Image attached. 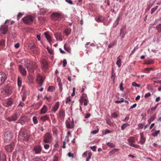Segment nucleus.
Segmentation results:
<instances>
[{"mask_svg": "<svg viewBox=\"0 0 161 161\" xmlns=\"http://www.w3.org/2000/svg\"><path fill=\"white\" fill-rule=\"evenodd\" d=\"M111 116L113 117L114 118H116L118 117V115L116 113H113L112 114Z\"/></svg>", "mask_w": 161, "mask_h": 161, "instance_id": "60", "label": "nucleus"}, {"mask_svg": "<svg viewBox=\"0 0 161 161\" xmlns=\"http://www.w3.org/2000/svg\"><path fill=\"white\" fill-rule=\"evenodd\" d=\"M97 147L94 146L92 147H90V148L93 151H96V148Z\"/></svg>", "mask_w": 161, "mask_h": 161, "instance_id": "58", "label": "nucleus"}, {"mask_svg": "<svg viewBox=\"0 0 161 161\" xmlns=\"http://www.w3.org/2000/svg\"><path fill=\"white\" fill-rule=\"evenodd\" d=\"M71 32V29L70 28H67L65 29L64 31V33L65 34V35L68 36Z\"/></svg>", "mask_w": 161, "mask_h": 161, "instance_id": "28", "label": "nucleus"}, {"mask_svg": "<svg viewBox=\"0 0 161 161\" xmlns=\"http://www.w3.org/2000/svg\"><path fill=\"white\" fill-rule=\"evenodd\" d=\"M19 117V115L16 113L14 114L10 117H8L6 119L9 122L16 120Z\"/></svg>", "mask_w": 161, "mask_h": 161, "instance_id": "10", "label": "nucleus"}, {"mask_svg": "<svg viewBox=\"0 0 161 161\" xmlns=\"http://www.w3.org/2000/svg\"><path fill=\"white\" fill-rule=\"evenodd\" d=\"M107 145L109 147L113 148L115 147V145L113 143L108 142L107 143Z\"/></svg>", "mask_w": 161, "mask_h": 161, "instance_id": "40", "label": "nucleus"}, {"mask_svg": "<svg viewBox=\"0 0 161 161\" xmlns=\"http://www.w3.org/2000/svg\"><path fill=\"white\" fill-rule=\"evenodd\" d=\"M14 103V99L11 98H9L6 101V106L8 107L11 106Z\"/></svg>", "mask_w": 161, "mask_h": 161, "instance_id": "16", "label": "nucleus"}, {"mask_svg": "<svg viewBox=\"0 0 161 161\" xmlns=\"http://www.w3.org/2000/svg\"><path fill=\"white\" fill-rule=\"evenodd\" d=\"M117 60L116 63V64L119 67H120L121 64V61L119 57L117 58Z\"/></svg>", "mask_w": 161, "mask_h": 161, "instance_id": "35", "label": "nucleus"}, {"mask_svg": "<svg viewBox=\"0 0 161 161\" xmlns=\"http://www.w3.org/2000/svg\"><path fill=\"white\" fill-rule=\"evenodd\" d=\"M88 102V100L86 99H84V106L87 105V103Z\"/></svg>", "mask_w": 161, "mask_h": 161, "instance_id": "57", "label": "nucleus"}, {"mask_svg": "<svg viewBox=\"0 0 161 161\" xmlns=\"http://www.w3.org/2000/svg\"><path fill=\"white\" fill-rule=\"evenodd\" d=\"M48 11V10L47 9H41L40 10V14L43 15L44 14Z\"/></svg>", "mask_w": 161, "mask_h": 161, "instance_id": "36", "label": "nucleus"}, {"mask_svg": "<svg viewBox=\"0 0 161 161\" xmlns=\"http://www.w3.org/2000/svg\"><path fill=\"white\" fill-rule=\"evenodd\" d=\"M40 119L43 122L47 120L48 121L50 122V120L49 117L47 114L41 117L40 118Z\"/></svg>", "mask_w": 161, "mask_h": 161, "instance_id": "19", "label": "nucleus"}, {"mask_svg": "<svg viewBox=\"0 0 161 161\" xmlns=\"http://www.w3.org/2000/svg\"><path fill=\"white\" fill-rule=\"evenodd\" d=\"M45 35L47 41L50 42L51 41V37L47 32L45 33Z\"/></svg>", "mask_w": 161, "mask_h": 161, "instance_id": "30", "label": "nucleus"}, {"mask_svg": "<svg viewBox=\"0 0 161 161\" xmlns=\"http://www.w3.org/2000/svg\"><path fill=\"white\" fill-rule=\"evenodd\" d=\"M106 122L107 124L109 125H111L112 124L110 119L108 118L106 119Z\"/></svg>", "mask_w": 161, "mask_h": 161, "instance_id": "52", "label": "nucleus"}, {"mask_svg": "<svg viewBox=\"0 0 161 161\" xmlns=\"http://www.w3.org/2000/svg\"><path fill=\"white\" fill-rule=\"evenodd\" d=\"M151 95V94L150 92H148L146 94L144 95V97L145 98L148 97H150Z\"/></svg>", "mask_w": 161, "mask_h": 161, "instance_id": "61", "label": "nucleus"}, {"mask_svg": "<svg viewBox=\"0 0 161 161\" xmlns=\"http://www.w3.org/2000/svg\"><path fill=\"white\" fill-rule=\"evenodd\" d=\"M0 30L2 34H6L8 30V26L5 25H1L0 27Z\"/></svg>", "mask_w": 161, "mask_h": 161, "instance_id": "13", "label": "nucleus"}, {"mask_svg": "<svg viewBox=\"0 0 161 161\" xmlns=\"http://www.w3.org/2000/svg\"><path fill=\"white\" fill-rule=\"evenodd\" d=\"M65 124L66 128L68 129H72L74 126V122L73 119L72 122L70 120H66Z\"/></svg>", "mask_w": 161, "mask_h": 161, "instance_id": "11", "label": "nucleus"}, {"mask_svg": "<svg viewBox=\"0 0 161 161\" xmlns=\"http://www.w3.org/2000/svg\"><path fill=\"white\" fill-rule=\"evenodd\" d=\"M37 67V65L36 64L35 62H33V64L31 70H32V71L33 72L34 70L36 69Z\"/></svg>", "mask_w": 161, "mask_h": 161, "instance_id": "37", "label": "nucleus"}, {"mask_svg": "<svg viewBox=\"0 0 161 161\" xmlns=\"http://www.w3.org/2000/svg\"><path fill=\"white\" fill-rule=\"evenodd\" d=\"M156 117V114L152 115L150 118L148 120V123L150 124L152 121H153L155 119Z\"/></svg>", "mask_w": 161, "mask_h": 161, "instance_id": "31", "label": "nucleus"}, {"mask_svg": "<svg viewBox=\"0 0 161 161\" xmlns=\"http://www.w3.org/2000/svg\"><path fill=\"white\" fill-rule=\"evenodd\" d=\"M36 78L37 83L41 86H42L43 82V77L39 74H37Z\"/></svg>", "mask_w": 161, "mask_h": 161, "instance_id": "14", "label": "nucleus"}, {"mask_svg": "<svg viewBox=\"0 0 161 161\" xmlns=\"http://www.w3.org/2000/svg\"><path fill=\"white\" fill-rule=\"evenodd\" d=\"M47 111V108L45 105H44L41 109L40 114H43L46 113Z\"/></svg>", "mask_w": 161, "mask_h": 161, "instance_id": "22", "label": "nucleus"}, {"mask_svg": "<svg viewBox=\"0 0 161 161\" xmlns=\"http://www.w3.org/2000/svg\"><path fill=\"white\" fill-rule=\"evenodd\" d=\"M14 143L12 142L10 144L6 146L5 148L8 152H11L14 150Z\"/></svg>", "mask_w": 161, "mask_h": 161, "instance_id": "8", "label": "nucleus"}, {"mask_svg": "<svg viewBox=\"0 0 161 161\" xmlns=\"http://www.w3.org/2000/svg\"><path fill=\"white\" fill-rule=\"evenodd\" d=\"M47 49L49 52V53L50 54H52L53 53V51L51 49L49 48L48 47H47Z\"/></svg>", "mask_w": 161, "mask_h": 161, "instance_id": "50", "label": "nucleus"}, {"mask_svg": "<svg viewBox=\"0 0 161 161\" xmlns=\"http://www.w3.org/2000/svg\"><path fill=\"white\" fill-rule=\"evenodd\" d=\"M31 161H43V160L40 158H36L33 159Z\"/></svg>", "mask_w": 161, "mask_h": 161, "instance_id": "51", "label": "nucleus"}, {"mask_svg": "<svg viewBox=\"0 0 161 161\" xmlns=\"http://www.w3.org/2000/svg\"><path fill=\"white\" fill-rule=\"evenodd\" d=\"M5 44V41L3 40L0 41V46H3Z\"/></svg>", "mask_w": 161, "mask_h": 161, "instance_id": "54", "label": "nucleus"}, {"mask_svg": "<svg viewBox=\"0 0 161 161\" xmlns=\"http://www.w3.org/2000/svg\"><path fill=\"white\" fill-rule=\"evenodd\" d=\"M44 147L45 149H47L49 147V145L48 144H45L44 145Z\"/></svg>", "mask_w": 161, "mask_h": 161, "instance_id": "62", "label": "nucleus"}, {"mask_svg": "<svg viewBox=\"0 0 161 161\" xmlns=\"http://www.w3.org/2000/svg\"><path fill=\"white\" fill-rule=\"evenodd\" d=\"M13 136V133L11 131H8L5 132L3 136L4 142L6 143L9 142L12 139Z\"/></svg>", "mask_w": 161, "mask_h": 161, "instance_id": "3", "label": "nucleus"}, {"mask_svg": "<svg viewBox=\"0 0 161 161\" xmlns=\"http://www.w3.org/2000/svg\"><path fill=\"white\" fill-rule=\"evenodd\" d=\"M42 67L43 70L46 71L48 68V65L46 59H43L41 61Z\"/></svg>", "mask_w": 161, "mask_h": 161, "instance_id": "9", "label": "nucleus"}, {"mask_svg": "<svg viewBox=\"0 0 161 161\" xmlns=\"http://www.w3.org/2000/svg\"><path fill=\"white\" fill-rule=\"evenodd\" d=\"M118 149H112L108 153L110 156H111L115 152L117 151Z\"/></svg>", "mask_w": 161, "mask_h": 161, "instance_id": "32", "label": "nucleus"}, {"mask_svg": "<svg viewBox=\"0 0 161 161\" xmlns=\"http://www.w3.org/2000/svg\"><path fill=\"white\" fill-rule=\"evenodd\" d=\"M63 17V15L61 13L58 12H53L51 16L52 19L54 20H58Z\"/></svg>", "mask_w": 161, "mask_h": 161, "instance_id": "6", "label": "nucleus"}, {"mask_svg": "<svg viewBox=\"0 0 161 161\" xmlns=\"http://www.w3.org/2000/svg\"><path fill=\"white\" fill-rule=\"evenodd\" d=\"M0 161H7L6 155L4 154H0Z\"/></svg>", "mask_w": 161, "mask_h": 161, "instance_id": "26", "label": "nucleus"}, {"mask_svg": "<svg viewBox=\"0 0 161 161\" xmlns=\"http://www.w3.org/2000/svg\"><path fill=\"white\" fill-rule=\"evenodd\" d=\"M129 125H130L127 123L124 124L121 126V129L122 130H123L125 128L129 126Z\"/></svg>", "mask_w": 161, "mask_h": 161, "instance_id": "38", "label": "nucleus"}, {"mask_svg": "<svg viewBox=\"0 0 161 161\" xmlns=\"http://www.w3.org/2000/svg\"><path fill=\"white\" fill-rule=\"evenodd\" d=\"M132 85L133 86H135V87H139L140 86V85L139 84H138L136 83L135 82H133L132 83Z\"/></svg>", "mask_w": 161, "mask_h": 161, "instance_id": "53", "label": "nucleus"}, {"mask_svg": "<svg viewBox=\"0 0 161 161\" xmlns=\"http://www.w3.org/2000/svg\"><path fill=\"white\" fill-rule=\"evenodd\" d=\"M154 62V61L152 59H150L148 60L146 64H153Z\"/></svg>", "mask_w": 161, "mask_h": 161, "instance_id": "45", "label": "nucleus"}, {"mask_svg": "<svg viewBox=\"0 0 161 161\" xmlns=\"http://www.w3.org/2000/svg\"><path fill=\"white\" fill-rule=\"evenodd\" d=\"M116 42L115 41H114L110 43V44L108 45V48H111L112 47L114 44L116 43Z\"/></svg>", "mask_w": 161, "mask_h": 161, "instance_id": "41", "label": "nucleus"}, {"mask_svg": "<svg viewBox=\"0 0 161 161\" xmlns=\"http://www.w3.org/2000/svg\"><path fill=\"white\" fill-rule=\"evenodd\" d=\"M59 115L61 119H63L65 115L64 111L62 109L60 110L59 111Z\"/></svg>", "mask_w": 161, "mask_h": 161, "instance_id": "20", "label": "nucleus"}, {"mask_svg": "<svg viewBox=\"0 0 161 161\" xmlns=\"http://www.w3.org/2000/svg\"><path fill=\"white\" fill-rule=\"evenodd\" d=\"M92 154L90 152L88 153V156L86 159V161H89L90 159L91 158L92 156Z\"/></svg>", "mask_w": 161, "mask_h": 161, "instance_id": "46", "label": "nucleus"}, {"mask_svg": "<svg viewBox=\"0 0 161 161\" xmlns=\"http://www.w3.org/2000/svg\"><path fill=\"white\" fill-rule=\"evenodd\" d=\"M7 78L6 74L4 72H0V85L3 84Z\"/></svg>", "mask_w": 161, "mask_h": 161, "instance_id": "7", "label": "nucleus"}, {"mask_svg": "<svg viewBox=\"0 0 161 161\" xmlns=\"http://www.w3.org/2000/svg\"><path fill=\"white\" fill-rule=\"evenodd\" d=\"M150 70H149V68H146L145 69L144 72L145 73H149L150 72Z\"/></svg>", "mask_w": 161, "mask_h": 161, "instance_id": "63", "label": "nucleus"}, {"mask_svg": "<svg viewBox=\"0 0 161 161\" xmlns=\"http://www.w3.org/2000/svg\"><path fill=\"white\" fill-rule=\"evenodd\" d=\"M115 77L116 76L115 73H112L111 74V77L112 78H113V81H114L115 80Z\"/></svg>", "mask_w": 161, "mask_h": 161, "instance_id": "55", "label": "nucleus"}, {"mask_svg": "<svg viewBox=\"0 0 161 161\" xmlns=\"http://www.w3.org/2000/svg\"><path fill=\"white\" fill-rule=\"evenodd\" d=\"M59 106V103L58 102H57L52 107V110L53 111L54 113H55V112L58 109Z\"/></svg>", "mask_w": 161, "mask_h": 161, "instance_id": "24", "label": "nucleus"}, {"mask_svg": "<svg viewBox=\"0 0 161 161\" xmlns=\"http://www.w3.org/2000/svg\"><path fill=\"white\" fill-rule=\"evenodd\" d=\"M158 103H157L154 107H152L150 109H149L147 112V113L151 114L152 112L155 111L158 107Z\"/></svg>", "mask_w": 161, "mask_h": 161, "instance_id": "27", "label": "nucleus"}, {"mask_svg": "<svg viewBox=\"0 0 161 161\" xmlns=\"http://www.w3.org/2000/svg\"><path fill=\"white\" fill-rule=\"evenodd\" d=\"M125 35V30L124 29H121L120 33V36L122 38H124Z\"/></svg>", "mask_w": 161, "mask_h": 161, "instance_id": "29", "label": "nucleus"}, {"mask_svg": "<svg viewBox=\"0 0 161 161\" xmlns=\"http://www.w3.org/2000/svg\"><path fill=\"white\" fill-rule=\"evenodd\" d=\"M55 90V88L54 86H49L48 87L47 91L49 92H53Z\"/></svg>", "mask_w": 161, "mask_h": 161, "instance_id": "34", "label": "nucleus"}, {"mask_svg": "<svg viewBox=\"0 0 161 161\" xmlns=\"http://www.w3.org/2000/svg\"><path fill=\"white\" fill-rule=\"evenodd\" d=\"M160 132V130L155 131V132L154 133H153L151 134V135L153 136V137H155L157 136L158 134Z\"/></svg>", "mask_w": 161, "mask_h": 161, "instance_id": "39", "label": "nucleus"}, {"mask_svg": "<svg viewBox=\"0 0 161 161\" xmlns=\"http://www.w3.org/2000/svg\"><path fill=\"white\" fill-rule=\"evenodd\" d=\"M30 137V135L21 131L19 134L18 138L21 140L27 142L29 141Z\"/></svg>", "mask_w": 161, "mask_h": 161, "instance_id": "2", "label": "nucleus"}, {"mask_svg": "<svg viewBox=\"0 0 161 161\" xmlns=\"http://www.w3.org/2000/svg\"><path fill=\"white\" fill-rule=\"evenodd\" d=\"M54 35L57 39H59L60 41H62V39L61 38V33L60 32H56L55 33Z\"/></svg>", "mask_w": 161, "mask_h": 161, "instance_id": "25", "label": "nucleus"}, {"mask_svg": "<svg viewBox=\"0 0 161 161\" xmlns=\"http://www.w3.org/2000/svg\"><path fill=\"white\" fill-rule=\"evenodd\" d=\"M53 137L49 132L46 133L43 136V142L45 143H50L52 140Z\"/></svg>", "mask_w": 161, "mask_h": 161, "instance_id": "4", "label": "nucleus"}, {"mask_svg": "<svg viewBox=\"0 0 161 161\" xmlns=\"http://www.w3.org/2000/svg\"><path fill=\"white\" fill-rule=\"evenodd\" d=\"M158 7V6H156L155 8H152L151 10V14H152L157 9Z\"/></svg>", "mask_w": 161, "mask_h": 161, "instance_id": "47", "label": "nucleus"}, {"mask_svg": "<svg viewBox=\"0 0 161 161\" xmlns=\"http://www.w3.org/2000/svg\"><path fill=\"white\" fill-rule=\"evenodd\" d=\"M156 28L159 32H161V24L157 25Z\"/></svg>", "mask_w": 161, "mask_h": 161, "instance_id": "42", "label": "nucleus"}, {"mask_svg": "<svg viewBox=\"0 0 161 161\" xmlns=\"http://www.w3.org/2000/svg\"><path fill=\"white\" fill-rule=\"evenodd\" d=\"M12 92V88L11 86L9 84H7L5 87H4L3 91L2 93H4L7 95H10Z\"/></svg>", "mask_w": 161, "mask_h": 161, "instance_id": "5", "label": "nucleus"}, {"mask_svg": "<svg viewBox=\"0 0 161 161\" xmlns=\"http://www.w3.org/2000/svg\"><path fill=\"white\" fill-rule=\"evenodd\" d=\"M19 69L20 70V73L23 76H25L26 75V71L22 65H19Z\"/></svg>", "mask_w": 161, "mask_h": 161, "instance_id": "17", "label": "nucleus"}, {"mask_svg": "<svg viewBox=\"0 0 161 161\" xmlns=\"http://www.w3.org/2000/svg\"><path fill=\"white\" fill-rule=\"evenodd\" d=\"M27 120V118L26 116L22 115L20 119L18 120L17 122L20 123L21 125H24Z\"/></svg>", "mask_w": 161, "mask_h": 161, "instance_id": "12", "label": "nucleus"}, {"mask_svg": "<svg viewBox=\"0 0 161 161\" xmlns=\"http://www.w3.org/2000/svg\"><path fill=\"white\" fill-rule=\"evenodd\" d=\"M70 97L69 96V97H67L66 98V103H69V102H70L71 101L70 99Z\"/></svg>", "mask_w": 161, "mask_h": 161, "instance_id": "56", "label": "nucleus"}, {"mask_svg": "<svg viewBox=\"0 0 161 161\" xmlns=\"http://www.w3.org/2000/svg\"><path fill=\"white\" fill-rule=\"evenodd\" d=\"M52 119V123L53 124H55L56 123V120L55 118H51Z\"/></svg>", "mask_w": 161, "mask_h": 161, "instance_id": "64", "label": "nucleus"}, {"mask_svg": "<svg viewBox=\"0 0 161 161\" xmlns=\"http://www.w3.org/2000/svg\"><path fill=\"white\" fill-rule=\"evenodd\" d=\"M131 147H134L135 148H138L139 147V146L138 145H137L136 144H132V143H131Z\"/></svg>", "mask_w": 161, "mask_h": 161, "instance_id": "59", "label": "nucleus"}, {"mask_svg": "<svg viewBox=\"0 0 161 161\" xmlns=\"http://www.w3.org/2000/svg\"><path fill=\"white\" fill-rule=\"evenodd\" d=\"M59 90L60 92H61L63 90L62 84V83H58Z\"/></svg>", "mask_w": 161, "mask_h": 161, "instance_id": "44", "label": "nucleus"}, {"mask_svg": "<svg viewBox=\"0 0 161 161\" xmlns=\"http://www.w3.org/2000/svg\"><path fill=\"white\" fill-rule=\"evenodd\" d=\"M29 47L31 50H35V49L36 48V44L32 42L29 43L28 45Z\"/></svg>", "mask_w": 161, "mask_h": 161, "instance_id": "23", "label": "nucleus"}, {"mask_svg": "<svg viewBox=\"0 0 161 161\" xmlns=\"http://www.w3.org/2000/svg\"><path fill=\"white\" fill-rule=\"evenodd\" d=\"M33 64V62L30 60H27L26 61V66L27 69L29 70L31 69Z\"/></svg>", "mask_w": 161, "mask_h": 161, "instance_id": "18", "label": "nucleus"}, {"mask_svg": "<svg viewBox=\"0 0 161 161\" xmlns=\"http://www.w3.org/2000/svg\"><path fill=\"white\" fill-rule=\"evenodd\" d=\"M18 85L19 87H20L21 86L22 78L20 77H19L18 79Z\"/></svg>", "mask_w": 161, "mask_h": 161, "instance_id": "33", "label": "nucleus"}, {"mask_svg": "<svg viewBox=\"0 0 161 161\" xmlns=\"http://www.w3.org/2000/svg\"><path fill=\"white\" fill-rule=\"evenodd\" d=\"M42 147L40 146L37 145L34 147L33 151L35 152L36 154H39L42 151Z\"/></svg>", "mask_w": 161, "mask_h": 161, "instance_id": "15", "label": "nucleus"}, {"mask_svg": "<svg viewBox=\"0 0 161 161\" xmlns=\"http://www.w3.org/2000/svg\"><path fill=\"white\" fill-rule=\"evenodd\" d=\"M33 121L34 123L35 124L38 123V120L36 116H34L33 117Z\"/></svg>", "mask_w": 161, "mask_h": 161, "instance_id": "43", "label": "nucleus"}, {"mask_svg": "<svg viewBox=\"0 0 161 161\" xmlns=\"http://www.w3.org/2000/svg\"><path fill=\"white\" fill-rule=\"evenodd\" d=\"M141 139L140 143L142 144H143L145 142L146 139L144 137V133L143 132L140 133Z\"/></svg>", "mask_w": 161, "mask_h": 161, "instance_id": "21", "label": "nucleus"}, {"mask_svg": "<svg viewBox=\"0 0 161 161\" xmlns=\"http://www.w3.org/2000/svg\"><path fill=\"white\" fill-rule=\"evenodd\" d=\"M35 19V17L31 15H27L22 19L24 23L27 25L32 24Z\"/></svg>", "mask_w": 161, "mask_h": 161, "instance_id": "1", "label": "nucleus"}, {"mask_svg": "<svg viewBox=\"0 0 161 161\" xmlns=\"http://www.w3.org/2000/svg\"><path fill=\"white\" fill-rule=\"evenodd\" d=\"M64 49L66 51H67L68 52H70V48L69 47H66V44H65L64 46Z\"/></svg>", "mask_w": 161, "mask_h": 161, "instance_id": "49", "label": "nucleus"}, {"mask_svg": "<svg viewBox=\"0 0 161 161\" xmlns=\"http://www.w3.org/2000/svg\"><path fill=\"white\" fill-rule=\"evenodd\" d=\"M24 14L23 13L20 12H19L17 16V19L19 20L20 18Z\"/></svg>", "mask_w": 161, "mask_h": 161, "instance_id": "48", "label": "nucleus"}]
</instances>
